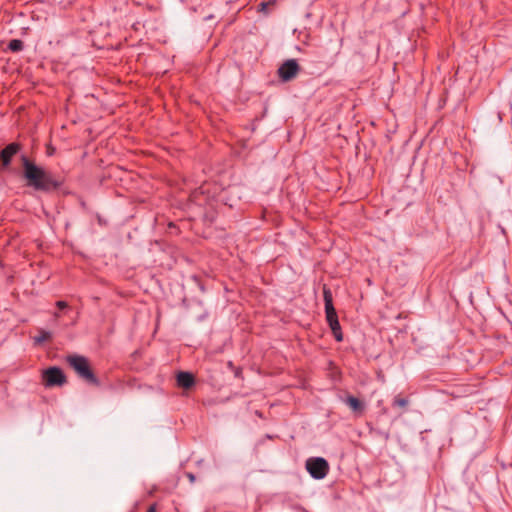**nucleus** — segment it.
Segmentation results:
<instances>
[{
    "label": "nucleus",
    "instance_id": "nucleus-1",
    "mask_svg": "<svg viewBox=\"0 0 512 512\" xmlns=\"http://www.w3.org/2000/svg\"><path fill=\"white\" fill-rule=\"evenodd\" d=\"M23 178L28 187L35 191L43 193H51L61 188L64 181L60 177L55 176L52 172L37 165L27 156H21Z\"/></svg>",
    "mask_w": 512,
    "mask_h": 512
},
{
    "label": "nucleus",
    "instance_id": "nucleus-2",
    "mask_svg": "<svg viewBox=\"0 0 512 512\" xmlns=\"http://www.w3.org/2000/svg\"><path fill=\"white\" fill-rule=\"evenodd\" d=\"M323 299L325 305L326 321L337 342L343 341V332L338 320V315L333 304L332 292L327 285L323 286Z\"/></svg>",
    "mask_w": 512,
    "mask_h": 512
},
{
    "label": "nucleus",
    "instance_id": "nucleus-3",
    "mask_svg": "<svg viewBox=\"0 0 512 512\" xmlns=\"http://www.w3.org/2000/svg\"><path fill=\"white\" fill-rule=\"evenodd\" d=\"M66 362L77 373V375L84 379L89 384L99 386L100 381L93 372L88 359L82 355H68Z\"/></svg>",
    "mask_w": 512,
    "mask_h": 512
},
{
    "label": "nucleus",
    "instance_id": "nucleus-4",
    "mask_svg": "<svg viewBox=\"0 0 512 512\" xmlns=\"http://www.w3.org/2000/svg\"><path fill=\"white\" fill-rule=\"evenodd\" d=\"M306 470L316 480L325 478L329 472V463L322 457H311L306 460Z\"/></svg>",
    "mask_w": 512,
    "mask_h": 512
},
{
    "label": "nucleus",
    "instance_id": "nucleus-5",
    "mask_svg": "<svg viewBox=\"0 0 512 512\" xmlns=\"http://www.w3.org/2000/svg\"><path fill=\"white\" fill-rule=\"evenodd\" d=\"M42 383L45 387L63 386L67 383V377L61 368L51 366L42 371Z\"/></svg>",
    "mask_w": 512,
    "mask_h": 512
},
{
    "label": "nucleus",
    "instance_id": "nucleus-6",
    "mask_svg": "<svg viewBox=\"0 0 512 512\" xmlns=\"http://www.w3.org/2000/svg\"><path fill=\"white\" fill-rule=\"evenodd\" d=\"M300 71V66L295 59H288L278 68V76L282 82L294 79Z\"/></svg>",
    "mask_w": 512,
    "mask_h": 512
},
{
    "label": "nucleus",
    "instance_id": "nucleus-7",
    "mask_svg": "<svg viewBox=\"0 0 512 512\" xmlns=\"http://www.w3.org/2000/svg\"><path fill=\"white\" fill-rule=\"evenodd\" d=\"M22 145L18 142H12L0 151V162L4 168H7L12 161V158L20 152Z\"/></svg>",
    "mask_w": 512,
    "mask_h": 512
},
{
    "label": "nucleus",
    "instance_id": "nucleus-8",
    "mask_svg": "<svg viewBox=\"0 0 512 512\" xmlns=\"http://www.w3.org/2000/svg\"><path fill=\"white\" fill-rule=\"evenodd\" d=\"M176 383L178 387L189 390L195 386L196 379L191 372L179 371L176 374Z\"/></svg>",
    "mask_w": 512,
    "mask_h": 512
},
{
    "label": "nucleus",
    "instance_id": "nucleus-9",
    "mask_svg": "<svg viewBox=\"0 0 512 512\" xmlns=\"http://www.w3.org/2000/svg\"><path fill=\"white\" fill-rule=\"evenodd\" d=\"M343 402L349 406V408L354 412V413H357V414H363L364 411H365V403L364 401L360 400L359 398L351 395V394H347V396L343 399Z\"/></svg>",
    "mask_w": 512,
    "mask_h": 512
},
{
    "label": "nucleus",
    "instance_id": "nucleus-10",
    "mask_svg": "<svg viewBox=\"0 0 512 512\" xmlns=\"http://www.w3.org/2000/svg\"><path fill=\"white\" fill-rule=\"evenodd\" d=\"M52 339V334L49 331L44 329H40L38 331V335L34 337V343L36 345L43 344L44 342L50 341Z\"/></svg>",
    "mask_w": 512,
    "mask_h": 512
},
{
    "label": "nucleus",
    "instance_id": "nucleus-11",
    "mask_svg": "<svg viewBox=\"0 0 512 512\" xmlns=\"http://www.w3.org/2000/svg\"><path fill=\"white\" fill-rule=\"evenodd\" d=\"M23 48H24V42L20 39H12L8 43V49L11 52H20L23 50Z\"/></svg>",
    "mask_w": 512,
    "mask_h": 512
},
{
    "label": "nucleus",
    "instance_id": "nucleus-12",
    "mask_svg": "<svg viewBox=\"0 0 512 512\" xmlns=\"http://www.w3.org/2000/svg\"><path fill=\"white\" fill-rule=\"evenodd\" d=\"M407 405H408V399L402 397L401 395H396L392 402L393 407L406 408Z\"/></svg>",
    "mask_w": 512,
    "mask_h": 512
},
{
    "label": "nucleus",
    "instance_id": "nucleus-13",
    "mask_svg": "<svg viewBox=\"0 0 512 512\" xmlns=\"http://www.w3.org/2000/svg\"><path fill=\"white\" fill-rule=\"evenodd\" d=\"M270 4L269 3H266V2H261L259 5H258V10L259 11H263V12H267V9H268V6Z\"/></svg>",
    "mask_w": 512,
    "mask_h": 512
},
{
    "label": "nucleus",
    "instance_id": "nucleus-14",
    "mask_svg": "<svg viewBox=\"0 0 512 512\" xmlns=\"http://www.w3.org/2000/svg\"><path fill=\"white\" fill-rule=\"evenodd\" d=\"M203 192L202 191H194L192 194H191V199L193 201H198L199 200V196L202 195Z\"/></svg>",
    "mask_w": 512,
    "mask_h": 512
},
{
    "label": "nucleus",
    "instance_id": "nucleus-15",
    "mask_svg": "<svg viewBox=\"0 0 512 512\" xmlns=\"http://www.w3.org/2000/svg\"><path fill=\"white\" fill-rule=\"evenodd\" d=\"M56 306H57V308H59V309H61V310H62V309L67 308V307H68V304H67V302H65V301H57V302H56Z\"/></svg>",
    "mask_w": 512,
    "mask_h": 512
},
{
    "label": "nucleus",
    "instance_id": "nucleus-16",
    "mask_svg": "<svg viewBox=\"0 0 512 512\" xmlns=\"http://www.w3.org/2000/svg\"><path fill=\"white\" fill-rule=\"evenodd\" d=\"M168 228H169V229H174L176 234H178V233H179V229H178V228H177V226H176L174 223H172V222H170V223H169Z\"/></svg>",
    "mask_w": 512,
    "mask_h": 512
},
{
    "label": "nucleus",
    "instance_id": "nucleus-17",
    "mask_svg": "<svg viewBox=\"0 0 512 512\" xmlns=\"http://www.w3.org/2000/svg\"><path fill=\"white\" fill-rule=\"evenodd\" d=\"M186 476L188 477V479L190 480V482H194L195 481V475L191 472H187L186 473Z\"/></svg>",
    "mask_w": 512,
    "mask_h": 512
},
{
    "label": "nucleus",
    "instance_id": "nucleus-18",
    "mask_svg": "<svg viewBox=\"0 0 512 512\" xmlns=\"http://www.w3.org/2000/svg\"><path fill=\"white\" fill-rule=\"evenodd\" d=\"M147 512H156V504H152L148 507Z\"/></svg>",
    "mask_w": 512,
    "mask_h": 512
}]
</instances>
